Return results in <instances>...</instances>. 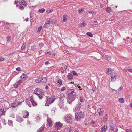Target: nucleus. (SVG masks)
<instances>
[{
	"label": "nucleus",
	"mask_w": 132,
	"mask_h": 132,
	"mask_svg": "<svg viewBox=\"0 0 132 132\" xmlns=\"http://www.w3.org/2000/svg\"><path fill=\"white\" fill-rule=\"evenodd\" d=\"M49 26V25L45 22V23L43 26L44 28H48Z\"/></svg>",
	"instance_id": "nucleus-39"
},
{
	"label": "nucleus",
	"mask_w": 132,
	"mask_h": 132,
	"mask_svg": "<svg viewBox=\"0 0 132 132\" xmlns=\"http://www.w3.org/2000/svg\"><path fill=\"white\" fill-rule=\"evenodd\" d=\"M107 118V114H106L105 116L103 117V121L104 122H106V119Z\"/></svg>",
	"instance_id": "nucleus-31"
},
{
	"label": "nucleus",
	"mask_w": 132,
	"mask_h": 132,
	"mask_svg": "<svg viewBox=\"0 0 132 132\" xmlns=\"http://www.w3.org/2000/svg\"><path fill=\"white\" fill-rule=\"evenodd\" d=\"M86 34L90 37H92L93 36L92 34Z\"/></svg>",
	"instance_id": "nucleus-50"
},
{
	"label": "nucleus",
	"mask_w": 132,
	"mask_h": 132,
	"mask_svg": "<svg viewBox=\"0 0 132 132\" xmlns=\"http://www.w3.org/2000/svg\"><path fill=\"white\" fill-rule=\"evenodd\" d=\"M55 99L52 97L49 98H48L47 99L46 103H45L46 106H49L50 104H51L55 100Z\"/></svg>",
	"instance_id": "nucleus-5"
},
{
	"label": "nucleus",
	"mask_w": 132,
	"mask_h": 132,
	"mask_svg": "<svg viewBox=\"0 0 132 132\" xmlns=\"http://www.w3.org/2000/svg\"><path fill=\"white\" fill-rule=\"evenodd\" d=\"M64 119L65 122L71 123L72 122V117L70 114L66 115L64 116Z\"/></svg>",
	"instance_id": "nucleus-4"
},
{
	"label": "nucleus",
	"mask_w": 132,
	"mask_h": 132,
	"mask_svg": "<svg viewBox=\"0 0 132 132\" xmlns=\"http://www.w3.org/2000/svg\"><path fill=\"white\" fill-rule=\"evenodd\" d=\"M68 97L67 99V101L68 103L71 104L72 102L75 100L76 96V94L74 92V90L73 89H68Z\"/></svg>",
	"instance_id": "nucleus-1"
},
{
	"label": "nucleus",
	"mask_w": 132,
	"mask_h": 132,
	"mask_svg": "<svg viewBox=\"0 0 132 132\" xmlns=\"http://www.w3.org/2000/svg\"><path fill=\"white\" fill-rule=\"evenodd\" d=\"M67 68V66H65L64 67V68H63V71H65L66 70V69Z\"/></svg>",
	"instance_id": "nucleus-55"
},
{
	"label": "nucleus",
	"mask_w": 132,
	"mask_h": 132,
	"mask_svg": "<svg viewBox=\"0 0 132 132\" xmlns=\"http://www.w3.org/2000/svg\"><path fill=\"white\" fill-rule=\"evenodd\" d=\"M80 101L81 102H84L83 101V98L82 97H80Z\"/></svg>",
	"instance_id": "nucleus-44"
},
{
	"label": "nucleus",
	"mask_w": 132,
	"mask_h": 132,
	"mask_svg": "<svg viewBox=\"0 0 132 132\" xmlns=\"http://www.w3.org/2000/svg\"><path fill=\"white\" fill-rule=\"evenodd\" d=\"M4 58H0V61H2L4 60Z\"/></svg>",
	"instance_id": "nucleus-61"
},
{
	"label": "nucleus",
	"mask_w": 132,
	"mask_h": 132,
	"mask_svg": "<svg viewBox=\"0 0 132 132\" xmlns=\"http://www.w3.org/2000/svg\"><path fill=\"white\" fill-rule=\"evenodd\" d=\"M84 113L82 111H78L75 114V119L77 121H79L81 119L84 117Z\"/></svg>",
	"instance_id": "nucleus-3"
},
{
	"label": "nucleus",
	"mask_w": 132,
	"mask_h": 132,
	"mask_svg": "<svg viewBox=\"0 0 132 132\" xmlns=\"http://www.w3.org/2000/svg\"><path fill=\"white\" fill-rule=\"evenodd\" d=\"M28 76L24 73L21 76V78L22 79H23L24 80L28 78Z\"/></svg>",
	"instance_id": "nucleus-16"
},
{
	"label": "nucleus",
	"mask_w": 132,
	"mask_h": 132,
	"mask_svg": "<svg viewBox=\"0 0 132 132\" xmlns=\"http://www.w3.org/2000/svg\"><path fill=\"white\" fill-rule=\"evenodd\" d=\"M4 108H2L1 109H0V115H2L3 114L5 113V111H4Z\"/></svg>",
	"instance_id": "nucleus-25"
},
{
	"label": "nucleus",
	"mask_w": 132,
	"mask_h": 132,
	"mask_svg": "<svg viewBox=\"0 0 132 132\" xmlns=\"http://www.w3.org/2000/svg\"><path fill=\"white\" fill-rule=\"evenodd\" d=\"M31 102L33 106H37V103L34 100H31Z\"/></svg>",
	"instance_id": "nucleus-19"
},
{
	"label": "nucleus",
	"mask_w": 132,
	"mask_h": 132,
	"mask_svg": "<svg viewBox=\"0 0 132 132\" xmlns=\"http://www.w3.org/2000/svg\"><path fill=\"white\" fill-rule=\"evenodd\" d=\"M65 131L66 132H71L72 130L71 129L67 127V128H65Z\"/></svg>",
	"instance_id": "nucleus-30"
},
{
	"label": "nucleus",
	"mask_w": 132,
	"mask_h": 132,
	"mask_svg": "<svg viewBox=\"0 0 132 132\" xmlns=\"http://www.w3.org/2000/svg\"><path fill=\"white\" fill-rule=\"evenodd\" d=\"M16 70L18 71H21V69L20 67H18L16 69Z\"/></svg>",
	"instance_id": "nucleus-54"
},
{
	"label": "nucleus",
	"mask_w": 132,
	"mask_h": 132,
	"mask_svg": "<svg viewBox=\"0 0 132 132\" xmlns=\"http://www.w3.org/2000/svg\"><path fill=\"white\" fill-rule=\"evenodd\" d=\"M19 8L21 10H23L24 9V7L22 5L19 4Z\"/></svg>",
	"instance_id": "nucleus-41"
},
{
	"label": "nucleus",
	"mask_w": 132,
	"mask_h": 132,
	"mask_svg": "<svg viewBox=\"0 0 132 132\" xmlns=\"http://www.w3.org/2000/svg\"><path fill=\"white\" fill-rule=\"evenodd\" d=\"M36 6H29V7L30 9H33L34 8L36 7Z\"/></svg>",
	"instance_id": "nucleus-46"
},
{
	"label": "nucleus",
	"mask_w": 132,
	"mask_h": 132,
	"mask_svg": "<svg viewBox=\"0 0 132 132\" xmlns=\"http://www.w3.org/2000/svg\"><path fill=\"white\" fill-rule=\"evenodd\" d=\"M26 43L24 42H23V45L21 47V49L22 50H23L24 49L26 48Z\"/></svg>",
	"instance_id": "nucleus-27"
},
{
	"label": "nucleus",
	"mask_w": 132,
	"mask_h": 132,
	"mask_svg": "<svg viewBox=\"0 0 132 132\" xmlns=\"http://www.w3.org/2000/svg\"><path fill=\"white\" fill-rule=\"evenodd\" d=\"M22 82V80H19L17 82V84L14 85V87L16 88H17L18 86H19L21 83Z\"/></svg>",
	"instance_id": "nucleus-18"
},
{
	"label": "nucleus",
	"mask_w": 132,
	"mask_h": 132,
	"mask_svg": "<svg viewBox=\"0 0 132 132\" xmlns=\"http://www.w3.org/2000/svg\"><path fill=\"white\" fill-rule=\"evenodd\" d=\"M104 59L106 60L109 61L110 60V57L108 55H105L104 57Z\"/></svg>",
	"instance_id": "nucleus-33"
},
{
	"label": "nucleus",
	"mask_w": 132,
	"mask_h": 132,
	"mask_svg": "<svg viewBox=\"0 0 132 132\" xmlns=\"http://www.w3.org/2000/svg\"><path fill=\"white\" fill-rule=\"evenodd\" d=\"M77 87H78L79 89L80 90H81L82 89V88L80 86H77Z\"/></svg>",
	"instance_id": "nucleus-62"
},
{
	"label": "nucleus",
	"mask_w": 132,
	"mask_h": 132,
	"mask_svg": "<svg viewBox=\"0 0 132 132\" xmlns=\"http://www.w3.org/2000/svg\"><path fill=\"white\" fill-rule=\"evenodd\" d=\"M18 105V103L17 102H15L12 103L11 105V106L13 107H15Z\"/></svg>",
	"instance_id": "nucleus-24"
},
{
	"label": "nucleus",
	"mask_w": 132,
	"mask_h": 132,
	"mask_svg": "<svg viewBox=\"0 0 132 132\" xmlns=\"http://www.w3.org/2000/svg\"><path fill=\"white\" fill-rule=\"evenodd\" d=\"M93 23L94 25H96L97 24V21H96L93 22Z\"/></svg>",
	"instance_id": "nucleus-51"
},
{
	"label": "nucleus",
	"mask_w": 132,
	"mask_h": 132,
	"mask_svg": "<svg viewBox=\"0 0 132 132\" xmlns=\"http://www.w3.org/2000/svg\"><path fill=\"white\" fill-rule=\"evenodd\" d=\"M50 63V62L48 61H47L45 62V64L46 65H48V64H49Z\"/></svg>",
	"instance_id": "nucleus-63"
},
{
	"label": "nucleus",
	"mask_w": 132,
	"mask_h": 132,
	"mask_svg": "<svg viewBox=\"0 0 132 132\" xmlns=\"http://www.w3.org/2000/svg\"><path fill=\"white\" fill-rule=\"evenodd\" d=\"M46 23L48 24V25H50V24H51L50 23L49 20L46 21L45 22Z\"/></svg>",
	"instance_id": "nucleus-58"
},
{
	"label": "nucleus",
	"mask_w": 132,
	"mask_h": 132,
	"mask_svg": "<svg viewBox=\"0 0 132 132\" xmlns=\"http://www.w3.org/2000/svg\"><path fill=\"white\" fill-rule=\"evenodd\" d=\"M29 115V113L27 111L24 113L23 115V117L24 118H26Z\"/></svg>",
	"instance_id": "nucleus-20"
},
{
	"label": "nucleus",
	"mask_w": 132,
	"mask_h": 132,
	"mask_svg": "<svg viewBox=\"0 0 132 132\" xmlns=\"http://www.w3.org/2000/svg\"><path fill=\"white\" fill-rule=\"evenodd\" d=\"M19 4L25 6L27 5V3L24 0H21L20 2L19 3Z\"/></svg>",
	"instance_id": "nucleus-15"
},
{
	"label": "nucleus",
	"mask_w": 132,
	"mask_h": 132,
	"mask_svg": "<svg viewBox=\"0 0 132 132\" xmlns=\"http://www.w3.org/2000/svg\"><path fill=\"white\" fill-rule=\"evenodd\" d=\"M30 101H27V104L30 107H31L32 106V105L31 104Z\"/></svg>",
	"instance_id": "nucleus-38"
},
{
	"label": "nucleus",
	"mask_w": 132,
	"mask_h": 132,
	"mask_svg": "<svg viewBox=\"0 0 132 132\" xmlns=\"http://www.w3.org/2000/svg\"><path fill=\"white\" fill-rule=\"evenodd\" d=\"M33 14H34L32 10L30 11V17L31 18V19L30 20L31 22V20L32 19V18L33 17Z\"/></svg>",
	"instance_id": "nucleus-29"
},
{
	"label": "nucleus",
	"mask_w": 132,
	"mask_h": 132,
	"mask_svg": "<svg viewBox=\"0 0 132 132\" xmlns=\"http://www.w3.org/2000/svg\"><path fill=\"white\" fill-rule=\"evenodd\" d=\"M62 126V124L60 122H57L55 124V128L57 129H58L59 128H61Z\"/></svg>",
	"instance_id": "nucleus-9"
},
{
	"label": "nucleus",
	"mask_w": 132,
	"mask_h": 132,
	"mask_svg": "<svg viewBox=\"0 0 132 132\" xmlns=\"http://www.w3.org/2000/svg\"><path fill=\"white\" fill-rule=\"evenodd\" d=\"M16 120L19 122H21L23 121V119L22 117L19 116H17L16 118Z\"/></svg>",
	"instance_id": "nucleus-13"
},
{
	"label": "nucleus",
	"mask_w": 132,
	"mask_h": 132,
	"mask_svg": "<svg viewBox=\"0 0 132 132\" xmlns=\"http://www.w3.org/2000/svg\"><path fill=\"white\" fill-rule=\"evenodd\" d=\"M67 20V19L65 15H64L63 16V19L62 21V22H65Z\"/></svg>",
	"instance_id": "nucleus-28"
},
{
	"label": "nucleus",
	"mask_w": 132,
	"mask_h": 132,
	"mask_svg": "<svg viewBox=\"0 0 132 132\" xmlns=\"http://www.w3.org/2000/svg\"><path fill=\"white\" fill-rule=\"evenodd\" d=\"M57 82L60 85H62V81L61 79H59L57 80Z\"/></svg>",
	"instance_id": "nucleus-36"
},
{
	"label": "nucleus",
	"mask_w": 132,
	"mask_h": 132,
	"mask_svg": "<svg viewBox=\"0 0 132 132\" xmlns=\"http://www.w3.org/2000/svg\"><path fill=\"white\" fill-rule=\"evenodd\" d=\"M65 89V87H62L61 89V91H63Z\"/></svg>",
	"instance_id": "nucleus-57"
},
{
	"label": "nucleus",
	"mask_w": 132,
	"mask_h": 132,
	"mask_svg": "<svg viewBox=\"0 0 132 132\" xmlns=\"http://www.w3.org/2000/svg\"><path fill=\"white\" fill-rule=\"evenodd\" d=\"M72 73L73 74H74V75L77 76L78 75V74L76 72H75V71H72Z\"/></svg>",
	"instance_id": "nucleus-52"
},
{
	"label": "nucleus",
	"mask_w": 132,
	"mask_h": 132,
	"mask_svg": "<svg viewBox=\"0 0 132 132\" xmlns=\"http://www.w3.org/2000/svg\"><path fill=\"white\" fill-rule=\"evenodd\" d=\"M41 77V80L42 82L46 83L47 81V79L46 77Z\"/></svg>",
	"instance_id": "nucleus-23"
},
{
	"label": "nucleus",
	"mask_w": 132,
	"mask_h": 132,
	"mask_svg": "<svg viewBox=\"0 0 132 132\" xmlns=\"http://www.w3.org/2000/svg\"><path fill=\"white\" fill-rule=\"evenodd\" d=\"M127 67L123 69V70L124 71L126 72H128V69H127Z\"/></svg>",
	"instance_id": "nucleus-53"
},
{
	"label": "nucleus",
	"mask_w": 132,
	"mask_h": 132,
	"mask_svg": "<svg viewBox=\"0 0 132 132\" xmlns=\"http://www.w3.org/2000/svg\"><path fill=\"white\" fill-rule=\"evenodd\" d=\"M97 111L100 116H101L103 115L104 111L103 109L101 108H99L98 109Z\"/></svg>",
	"instance_id": "nucleus-8"
},
{
	"label": "nucleus",
	"mask_w": 132,
	"mask_h": 132,
	"mask_svg": "<svg viewBox=\"0 0 132 132\" xmlns=\"http://www.w3.org/2000/svg\"><path fill=\"white\" fill-rule=\"evenodd\" d=\"M2 121L4 125H5V120L4 119H3L2 120Z\"/></svg>",
	"instance_id": "nucleus-60"
},
{
	"label": "nucleus",
	"mask_w": 132,
	"mask_h": 132,
	"mask_svg": "<svg viewBox=\"0 0 132 132\" xmlns=\"http://www.w3.org/2000/svg\"><path fill=\"white\" fill-rule=\"evenodd\" d=\"M47 125H48L49 126L51 127L52 125V121L50 118H48L47 119Z\"/></svg>",
	"instance_id": "nucleus-10"
},
{
	"label": "nucleus",
	"mask_w": 132,
	"mask_h": 132,
	"mask_svg": "<svg viewBox=\"0 0 132 132\" xmlns=\"http://www.w3.org/2000/svg\"><path fill=\"white\" fill-rule=\"evenodd\" d=\"M64 102L59 101V103L58 105L61 108H63L64 107Z\"/></svg>",
	"instance_id": "nucleus-12"
},
{
	"label": "nucleus",
	"mask_w": 132,
	"mask_h": 132,
	"mask_svg": "<svg viewBox=\"0 0 132 132\" xmlns=\"http://www.w3.org/2000/svg\"><path fill=\"white\" fill-rule=\"evenodd\" d=\"M11 37L10 36L8 37L7 38V40L8 41H9L11 39Z\"/></svg>",
	"instance_id": "nucleus-56"
},
{
	"label": "nucleus",
	"mask_w": 132,
	"mask_h": 132,
	"mask_svg": "<svg viewBox=\"0 0 132 132\" xmlns=\"http://www.w3.org/2000/svg\"><path fill=\"white\" fill-rule=\"evenodd\" d=\"M119 101L122 103H123L124 102V99L122 98H120L119 99Z\"/></svg>",
	"instance_id": "nucleus-34"
},
{
	"label": "nucleus",
	"mask_w": 132,
	"mask_h": 132,
	"mask_svg": "<svg viewBox=\"0 0 132 132\" xmlns=\"http://www.w3.org/2000/svg\"><path fill=\"white\" fill-rule=\"evenodd\" d=\"M125 131L126 132H132V130H131L130 129H126Z\"/></svg>",
	"instance_id": "nucleus-48"
},
{
	"label": "nucleus",
	"mask_w": 132,
	"mask_h": 132,
	"mask_svg": "<svg viewBox=\"0 0 132 132\" xmlns=\"http://www.w3.org/2000/svg\"><path fill=\"white\" fill-rule=\"evenodd\" d=\"M117 74L115 73H112L111 74V81H114L116 80Z\"/></svg>",
	"instance_id": "nucleus-6"
},
{
	"label": "nucleus",
	"mask_w": 132,
	"mask_h": 132,
	"mask_svg": "<svg viewBox=\"0 0 132 132\" xmlns=\"http://www.w3.org/2000/svg\"><path fill=\"white\" fill-rule=\"evenodd\" d=\"M81 26L82 27H84L86 25V24L84 22H83L81 24Z\"/></svg>",
	"instance_id": "nucleus-43"
},
{
	"label": "nucleus",
	"mask_w": 132,
	"mask_h": 132,
	"mask_svg": "<svg viewBox=\"0 0 132 132\" xmlns=\"http://www.w3.org/2000/svg\"><path fill=\"white\" fill-rule=\"evenodd\" d=\"M127 68L128 69V70H127L128 72H130V68L127 67Z\"/></svg>",
	"instance_id": "nucleus-59"
},
{
	"label": "nucleus",
	"mask_w": 132,
	"mask_h": 132,
	"mask_svg": "<svg viewBox=\"0 0 132 132\" xmlns=\"http://www.w3.org/2000/svg\"><path fill=\"white\" fill-rule=\"evenodd\" d=\"M53 10H52V11H51V10H48L46 11V13H50L51 12L53 11Z\"/></svg>",
	"instance_id": "nucleus-47"
},
{
	"label": "nucleus",
	"mask_w": 132,
	"mask_h": 132,
	"mask_svg": "<svg viewBox=\"0 0 132 132\" xmlns=\"http://www.w3.org/2000/svg\"><path fill=\"white\" fill-rule=\"evenodd\" d=\"M18 2V0H15L14 1V4H17Z\"/></svg>",
	"instance_id": "nucleus-64"
},
{
	"label": "nucleus",
	"mask_w": 132,
	"mask_h": 132,
	"mask_svg": "<svg viewBox=\"0 0 132 132\" xmlns=\"http://www.w3.org/2000/svg\"><path fill=\"white\" fill-rule=\"evenodd\" d=\"M49 20L50 23L51 24L53 23V21H54V20H52V19H50Z\"/></svg>",
	"instance_id": "nucleus-45"
},
{
	"label": "nucleus",
	"mask_w": 132,
	"mask_h": 132,
	"mask_svg": "<svg viewBox=\"0 0 132 132\" xmlns=\"http://www.w3.org/2000/svg\"><path fill=\"white\" fill-rule=\"evenodd\" d=\"M42 29V26H40L38 28V30L37 31L39 33L40 32L41 30Z\"/></svg>",
	"instance_id": "nucleus-42"
},
{
	"label": "nucleus",
	"mask_w": 132,
	"mask_h": 132,
	"mask_svg": "<svg viewBox=\"0 0 132 132\" xmlns=\"http://www.w3.org/2000/svg\"><path fill=\"white\" fill-rule=\"evenodd\" d=\"M122 89L123 87L121 86L118 89V91L119 92L120 91V90H122Z\"/></svg>",
	"instance_id": "nucleus-49"
},
{
	"label": "nucleus",
	"mask_w": 132,
	"mask_h": 132,
	"mask_svg": "<svg viewBox=\"0 0 132 132\" xmlns=\"http://www.w3.org/2000/svg\"><path fill=\"white\" fill-rule=\"evenodd\" d=\"M106 11L108 13H110L111 12V8L109 7H108L106 8Z\"/></svg>",
	"instance_id": "nucleus-22"
},
{
	"label": "nucleus",
	"mask_w": 132,
	"mask_h": 132,
	"mask_svg": "<svg viewBox=\"0 0 132 132\" xmlns=\"http://www.w3.org/2000/svg\"><path fill=\"white\" fill-rule=\"evenodd\" d=\"M111 69L110 68H108L107 70V71L106 73L107 74H109L111 72Z\"/></svg>",
	"instance_id": "nucleus-37"
},
{
	"label": "nucleus",
	"mask_w": 132,
	"mask_h": 132,
	"mask_svg": "<svg viewBox=\"0 0 132 132\" xmlns=\"http://www.w3.org/2000/svg\"><path fill=\"white\" fill-rule=\"evenodd\" d=\"M84 8H82L81 9H80L78 10V12L79 13H81L83 12L84 11Z\"/></svg>",
	"instance_id": "nucleus-40"
},
{
	"label": "nucleus",
	"mask_w": 132,
	"mask_h": 132,
	"mask_svg": "<svg viewBox=\"0 0 132 132\" xmlns=\"http://www.w3.org/2000/svg\"><path fill=\"white\" fill-rule=\"evenodd\" d=\"M67 77L68 79L70 80H71L73 79V75L71 73H69L67 76Z\"/></svg>",
	"instance_id": "nucleus-11"
},
{
	"label": "nucleus",
	"mask_w": 132,
	"mask_h": 132,
	"mask_svg": "<svg viewBox=\"0 0 132 132\" xmlns=\"http://www.w3.org/2000/svg\"><path fill=\"white\" fill-rule=\"evenodd\" d=\"M45 125H43L38 130L37 132H41L44 130Z\"/></svg>",
	"instance_id": "nucleus-14"
},
{
	"label": "nucleus",
	"mask_w": 132,
	"mask_h": 132,
	"mask_svg": "<svg viewBox=\"0 0 132 132\" xmlns=\"http://www.w3.org/2000/svg\"><path fill=\"white\" fill-rule=\"evenodd\" d=\"M34 94L37 95L40 99H41L44 96V92L41 89L36 88L34 91Z\"/></svg>",
	"instance_id": "nucleus-2"
},
{
	"label": "nucleus",
	"mask_w": 132,
	"mask_h": 132,
	"mask_svg": "<svg viewBox=\"0 0 132 132\" xmlns=\"http://www.w3.org/2000/svg\"><path fill=\"white\" fill-rule=\"evenodd\" d=\"M35 82L37 83H38L42 82L41 80V77H39L38 79L35 80Z\"/></svg>",
	"instance_id": "nucleus-26"
},
{
	"label": "nucleus",
	"mask_w": 132,
	"mask_h": 132,
	"mask_svg": "<svg viewBox=\"0 0 132 132\" xmlns=\"http://www.w3.org/2000/svg\"><path fill=\"white\" fill-rule=\"evenodd\" d=\"M107 126L106 125H104L102 128L101 131L102 132H105L106 130Z\"/></svg>",
	"instance_id": "nucleus-17"
},
{
	"label": "nucleus",
	"mask_w": 132,
	"mask_h": 132,
	"mask_svg": "<svg viewBox=\"0 0 132 132\" xmlns=\"http://www.w3.org/2000/svg\"><path fill=\"white\" fill-rule=\"evenodd\" d=\"M8 124L10 126H13L12 121L10 120H9Z\"/></svg>",
	"instance_id": "nucleus-35"
},
{
	"label": "nucleus",
	"mask_w": 132,
	"mask_h": 132,
	"mask_svg": "<svg viewBox=\"0 0 132 132\" xmlns=\"http://www.w3.org/2000/svg\"><path fill=\"white\" fill-rule=\"evenodd\" d=\"M65 99V96H64V95H63V96H62L61 95L60 96V101L64 102V100Z\"/></svg>",
	"instance_id": "nucleus-21"
},
{
	"label": "nucleus",
	"mask_w": 132,
	"mask_h": 132,
	"mask_svg": "<svg viewBox=\"0 0 132 132\" xmlns=\"http://www.w3.org/2000/svg\"><path fill=\"white\" fill-rule=\"evenodd\" d=\"M81 106V103L80 102H78L75 108V110L77 111L80 109Z\"/></svg>",
	"instance_id": "nucleus-7"
},
{
	"label": "nucleus",
	"mask_w": 132,
	"mask_h": 132,
	"mask_svg": "<svg viewBox=\"0 0 132 132\" xmlns=\"http://www.w3.org/2000/svg\"><path fill=\"white\" fill-rule=\"evenodd\" d=\"M38 11L40 13H42L45 11V9L44 8H41L39 9Z\"/></svg>",
	"instance_id": "nucleus-32"
}]
</instances>
